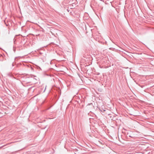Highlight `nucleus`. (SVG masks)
I'll use <instances>...</instances> for the list:
<instances>
[{"label": "nucleus", "mask_w": 154, "mask_h": 154, "mask_svg": "<svg viewBox=\"0 0 154 154\" xmlns=\"http://www.w3.org/2000/svg\"><path fill=\"white\" fill-rule=\"evenodd\" d=\"M101 111L103 112H104L105 111V110L103 109H100Z\"/></svg>", "instance_id": "1"}, {"label": "nucleus", "mask_w": 154, "mask_h": 154, "mask_svg": "<svg viewBox=\"0 0 154 154\" xmlns=\"http://www.w3.org/2000/svg\"><path fill=\"white\" fill-rule=\"evenodd\" d=\"M19 57H15V60H16V59H17V58H19Z\"/></svg>", "instance_id": "2"}, {"label": "nucleus", "mask_w": 154, "mask_h": 154, "mask_svg": "<svg viewBox=\"0 0 154 154\" xmlns=\"http://www.w3.org/2000/svg\"><path fill=\"white\" fill-rule=\"evenodd\" d=\"M99 143H100L101 144H102V143H101V142L100 141H99Z\"/></svg>", "instance_id": "3"}, {"label": "nucleus", "mask_w": 154, "mask_h": 154, "mask_svg": "<svg viewBox=\"0 0 154 154\" xmlns=\"http://www.w3.org/2000/svg\"><path fill=\"white\" fill-rule=\"evenodd\" d=\"M129 137H131V136H129Z\"/></svg>", "instance_id": "4"}]
</instances>
